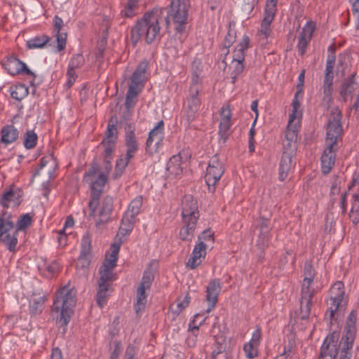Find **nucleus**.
<instances>
[{"mask_svg":"<svg viewBox=\"0 0 359 359\" xmlns=\"http://www.w3.org/2000/svg\"><path fill=\"white\" fill-rule=\"evenodd\" d=\"M163 14L164 11L161 8H154L144 14L130 30V39L133 46L142 39L148 44L161 39V25L165 21Z\"/></svg>","mask_w":359,"mask_h":359,"instance_id":"nucleus-1","label":"nucleus"},{"mask_svg":"<svg viewBox=\"0 0 359 359\" xmlns=\"http://www.w3.org/2000/svg\"><path fill=\"white\" fill-rule=\"evenodd\" d=\"M32 222V216L29 213L22 215L16 223V229H14L11 214L3 211L0 215V242H2L10 252H15L18 243V232L27 229Z\"/></svg>","mask_w":359,"mask_h":359,"instance_id":"nucleus-2","label":"nucleus"},{"mask_svg":"<svg viewBox=\"0 0 359 359\" xmlns=\"http://www.w3.org/2000/svg\"><path fill=\"white\" fill-rule=\"evenodd\" d=\"M83 182L88 184L90 187V200L88 203L90 210L88 219H90L95 215L100 203V198L107 182V175L103 172H100L99 164L93 161L90 168L84 175Z\"/></svg>","mask_w":359,"mask_h":359,"instance_id":"nucleus-3","label":"nucleus"},{"mask_svg":"<svg viewBox=\"0 0 359 359\" xmlns=\"http://www.w3.org/2000/svg\"><path fill=\"white\" fill-rule=\"evenodd\" d=\"M137 99H132L129 102L127 96L124 103L123 110L118 121L116 116H112L107 129L106 135H114V133H125L126 135H134L135 126L131 119L133 109L137 103Z\"/></svg>","mask_w":359,"mask_h":359,"instance_id":"nucleus-4","label":"nucleus"},{"mask_svg":"<svg viewBox=\"0 0 359 359\" xmlns=\"http://www.w3.org/2000/svg\"><path fill=\"white\" fill-rule=\"evenodd\" d=\"M76 302V295L71 290L64 287L58 291L52 310L57 313L60 312V322L62 325L66 326L69 323Z\"/></svg>","mask_w":359,"mask_h":359,"instance_id":"nucleus-5","label":"nucleus"},{"mask_svg":"<svg viewBox=\"0 0 359 359\" xmlns=\"http://www.w3.org/2000/svg\"><path fill=\"white\" fill-rule=\"evenodd\" d=\"M190 6L189 0H172L170 8L168 12L165 21L168 26L171 22L175 25L178 33H183L186 29L188 9Z\"/></svg>","mask_w":359,"mask_h":359,"instance_id":"nucleus-6","label":"nucleus"},{"mask_svg":"<svg viewBox=\"0 0 359 359\" xmlns=\"http://www.w3.org/2000/svg\"><path fill=\"white\" fill-rule=\"evenodd\" d=\"M148 67V62L143 60L140 62L137 67L130 78V84L126 93L127 101L129 102L132 99H137L141 93L144 82L145 81V73Z\"/></svg>","mask_w":359,"mask_h":359,"instance_id":"nucleus-7","label":"nucleus"},{"mask_svg":"<svg viewBox=\"0 0 359 359\" xmlns=\"http://www.w3.org/2000/svg\"><path fill=\"white\" fill-rule=\"evenodd\" d=\"M148 67V62L143 60L140 62L137 67L130 78V84L126 93L127 101L129 102L132 99H137L141 93L144 82L145 81V73Z\"/></svg>","mask_w":359,"mask_h":359,"instance_id":"nucleus-8","label":"nucleus"},{"mask_svg":"<svg viewBox=\"0 0 359 359\" xmlns=\"http://www.w3.org/2000/svg\"><path fill=\"white\" fill-rule=\"evenodd\" d=\"M339 334L334 332L324 340L318 359H340L341 350L338 348Z\"/></svg>","mask_w":359,"mask_h":359,"instance_id":"nucleus-9","label":"nucleus"},{"mask_svg":"<svg viewBox=\"0 0 359 359\" xmlns=\"http://www.w3.org/2000/svg\"><path fill=\"white\" fill-rule=\"evenodd\" d=\"M113 250L109 255V258H106L102 266L100 269V278L98 283L107 284L108 281H112L115 279V274L113 272L116 266L117 256L119 250V246L112 245Z\"/></svg>","mask_w":359,"mask_h":359,"instance_id":"nucleus-10","label":"nucleus"},{"mask_svg":"<svg viewBox=\"0 0 359 359\" xmlns=\"http://www.w3.org/2000/svg\"><path fill=\"white\" fill-rule=\"evenodd\" d=\"M278 0H267L265 9L264 17L261 24V28L259 34L263 39H267L271 34V24L274 20L277 11V2Z\"/></svg>","mask_w":359,"mask_h":359,"instance_id":"nucleus-11","label":"nucleus"},{"mask_svg":"<svg viewBox=\"0 0 359 359\" xmlns=\"http://www.w3.org/2000/svg\"><path fill=\"white\" fill-rule=\"evenodd\" d=\"M356 333L355 326H345V334L339 341L338 339V348L341 350L340 359H350L351 356V350L353 347V341Z\"/></svg>","mask_w":359,"mask_h":359,"instance_id":"nucleus-12","label":"nucleus"},{"mask_svg":"<svg viewBox=\"0 0 359 359\" xmlns=\"http://www.w3.org/2000/svg\"><path fill=\"white\" fill-rule=\"evenodd\" d=\"M344 285L343 282H336L331 288L330 303L327 308V313H330V319L334 318L335 312L339 309L344 298Z\"/></svg>","mask_w":359,"mask_h":359,"instance_id":"nucleus-13","label":"nucleus"},{"mask_svg":"<svg viewBox=\"0 0 359 359\" xmlns=\"http://www.w3.org/2000/svg\"><path fill=\"white\" fill-rule=\"evenodd\" d=\"M182 217L194 221H198L199 218L197 201L191 195H186L182 199Z\"/></svg>","mask_w":359,"mask_h":359,"instance_id":"nucleus-14","label":"nucleus"},{"mask_svg":"<svg viewBox=\"0 0 359 359\" xmlns=\"http://www.w3.org/2000/svg\"><path fill=\"white\" fill-rule=\"evenodd\" d=\"M5 68L11 75L26 74L31 76L33 79L30 81V84L32 86L34 85V81L36 76V74L28 69L25 63L19 59L15 57H10L5 64Z\"/></svg>","mask_w":359,"mask_h":359,"instance_id":"nucleus-15","label":"nucleus"},{"mask_svg":"<svg viewBox=\"0 0 359 359\" xmlns=\"http://www.w3.org/2000/svg\"><path fill=\"white\" fill-rule=\"evenodd\" d=\"M81 249L78 258L76 267L86 269L90 262L91 257V236L89 232H86L81 239Z\"/></svg>","mask_w":359,"mask_h":359,"instance_id":"nucleus-16","label":"nucleus"},{"mask_svg":"<svg viewBox=\"0 0 359 359\" xmlns=\"http://www.w3.org/2000/svg\"><path fill=\"white\" fill-rule=\"evenodd\" d=\"M316 29V25L313 22L309 21L302 28L299 36H298L297 48L299 53L303 55L306 50V47L310 43L313 34Z\"/></svg>","mask_w":359,"mask_h":359,"instance_id":"nucleus-17","label":"nucleus"},{"mask_svg":"<svg viewBox=\"0 0 359 359\" xmlns=\"http://www.w3.org/2000/svg\"><path fill=\"white\" fill-rule=\"evenodd\" d=\"M220 280L215 278L210 281L206 287L205 299L208 303L207 312H210L215 306L221 291Z\"/></svg>","mask_w":359,"mask_h":359,"instance_id":"nucleus-18","label":"nucleus"},{"mask_svg":"<svg viewBox=\"0 0 359 359\" xmlns=\"http://www.w3.org/2000/svg\"><path fill=\"white\" fill-rule=\"evenodd\" d=\"M341 118V110L338 107L333 108L329 116L326 135L342 134Z\"/></svg>","mask_w":359,"mask_h":359,"instance_id":"nucleus-19","label":"nucleus"},{"mask_svg":"<svg viewBox=\"0 0 359 359\" xmlns=\"http://www.w3.org/2000/svg\"><path fill=\"white\" fill-rule=\"evenodd\" d=\"M314 294V290L302 288L300 300V316L303 320L307 319L311 313V306Z\"/></svg>","mask_w":359,"mask_h":359,"instance_id":"nucleus-20","label":"nucleus"},{"mask_svg":"<svg viewBox=\"0 0 359 359\" xmlns=\"http://www.w3.org/2000/svg\"><path fill=\"white\" fill-rule=\"evenodd\" d=\"M113 210V198L109 196L104 197L102 201L99 212V219L95 222L96 227L105 224L109 219Z\"/></svg>","mask_w":359,"mask_h":359,"instance_id":"nucleus-21","label":"nucleus"},{"mask_svg":"<svg viewBox=\"0 0 359 359\" xmlns=\"http://www.w3.org/2000/svg\"><path fill=\"white\" fill-rule=\"evenodd\" d=\"M224 172V167L207 168L206 174L204 178L210 192L215 191V184L220 180Z\"/></svg>","mask_w":359,"mask_h":359,"instance_id":"nucleus-22","label":"nucleus"},{"mask_svg":"<svg viewBox=\"0 0 359 359\" xmlns=\"http://www.w3.org/2000/svg\"><path fill=\"white\" fill-rule=\"evenodd\" d=\"M199 88L198 85H193L190 88V97L187 99L189 108V118H194L200 106V100L198 97Z\"/></svg>","mask_w":359,"mask_h":359,"instance_id":"nucleus-23","label":"nucleus"},{"mask_svg":"<svg viewBox=\"0 0 359 359\" xmlns=\"http://www.w3.org/2000/svg\"><path fill=\"white\" fill-rule=\"evenodd\" d=\"M355 76V73H352L341 85L339 93L344 101H346L348 96L351 95L356 88L357 82Z\"/></svg>","mask_w":359,"mask_h":359,"instance_id":"nucleus-24","label":"nucleus"},{"mask_svg":"<svg viewBox=\"0 0 359 359\" xmlns=\"http://www.w3.org/2000/svg\"><path fill=\"white\" fill-rule=\"evenodd\" d=\"M293 156L288 154H282L279 165V179L281 181L285 180L288 176L289 172L294 168Z\"/></svg>","mask_w":359,"mask_h":359,"instance_id":"nucleus-25","label":"nucleus"},{"mask_svg":"<svg viewBox=\"0 0 359 359\" xmlns=\"http://www.w3.org/2000/svg\"><path fill=\"white\" fill-rule=\"evenodd\" d=\"M183 226L180 231V238L182 241H191L194 237V232L196 229L197 221L182 219Z\"/></svg>","mask_w":359,"mask_h":359,"instance_id":"nucleus-26","label":"nucleus"},{"mask_svg":"<svg viewBox=\"0 0 359 359\" xmlns=\"http://www.w3.org/2000/svg\"><path fill=\"white\" fill-rule=\"evenodd\" d=\"M219 133L225 134L230 131L231 112L229 106L223 107L220 112Z\"/></svg>","mask_w":359,"mask_h":359,"instance_id":"nucleus-27","label":"nucleus"},{"mask_svg":"<svg viewBox=\"0 0 359 359\" xmlns=\"http://www.w3.org/2000/svg\"><path fill=\"white\" fill-rule=\"evenodd\" d=\"M297 140L298 136H285L283 141V154L294 156L297 149Z\"/></svg>","mask_w":359,"mask_h":359,"instance_id":"nucleus-28","label":"nucleus"},{"mask_svg":"<svg viewBox=\"0 0 359 359\" xmlns=\"http://www.w3.org/2000/svg\"><path fill=\"white\" fill-rule=\"evenodd\" d=\"M336 160V154H327L323 152L320 161H321V170L324 175H327L332 170Z\"/></svg>","mask_w":359,"mask_h":359,"instance_id":"nucleus-29","label":"nucleus"},{"mask_svg":"<svg viewBox=\"0 0 359 359\" xmlns=\"http://www.w3.org/2000/svg\"><path fill=\"white\" fill-rule=\"evenodd\" d=\"M182 157L180 154L172 156L167 164V170L172 175L175 176L182 172V168L181 166Z\"/></svg>","mask_w":359,"mask_h":359,"instance_id":"nucleus-30","label":"nucleus"},{"mask_svg":"<svg viewBox=\"0 0 359 359\" xmlns=\"http://www.w3.org/2000/svg\"><path fill=\"white\" fill-rule=\"evenodd\" d=\"M341 136H327L325 140V148L323 152L336 154L339 148Z\"/></svg>","mask_w":359,"mask_h":359,"instance_id":"nucleus-31","label":"nucleus"},{"mask_svg":"<svg viewBox=\"0 0 359 359\" xmlns=\"http://www.w3.org/2000/svg\"><path fill=\"white\" fill-rule=\"evenodd\" d=\"M163 136H148V139L146 142V151L150 154L158 152V149L162 145Z\"/></svg>","mask_w":359,"mask_h":359,"instance_id":"nucleus-32","label":"nucleus"},{"mask_svg":"<svg viewBox=\"0 0 359 359\" xmlns=\"http://www.w3.org/2000/svg\"><path fill=\"white\" fill-rule=\"evenodd\" d=\"M142 196H139L135 198L129 204L127 211L125 215L130 218H136L140 212L142 206Z\"/></svg>","mask_w":359,"mask_h":359,"instance_id":"nucleus-33","label":"nucleus"},{"mask_svg":"<svg viewBox=\"0 0 359 359\" xmlns=\"http://www.w3.org/2000/svg\"><path fill=\"white\" fill-rule=\"evenodd\" d=\"M315 274V270L311 264L309 262H306L304 268V278L303 280L302 288L306 287L307 290H311L310 285L313 281Z\"/></svg>","mask_w":359,"mask_h":359,"instance_id":"nucleus-34","label":"nucleus"},{"mask_svg":"<svg viewBox=\"0 0 359 359\" xmlns=\"http://www.w3.org/2000/svg\"><path fill=\"white\" fill-rule=\"evenodd\" d=\"M136 221V218H130V217H127L126 215H124L121 220L118 233L123 236L128 234L133 230Z\"/></svg>","mask_w":359,"mask_h":359,"instance_id":"nucleus-35","label":"nucleus"},{"mask_svg":"<svg viewBox=\"0 0 359 359\" xmlns=\"http://www.w3.org/2000/svg\"><path fill=\"white\" fill-rule=\"evenodd\" d=\"M116 137L117 136H106L102 140V144L104 148L105 158H111Z\"/></svg>","mask_w":359,"mask_h":359,"instance_id":"nucleus-36","label":"nucleus"},{"mask_svg":"<svg viewBox=\"0 0 359 359\" xmlns=\"http://www.w3.org/2000/svg\"><path fill=\"white\" fill-rule=\"evenodd\" d=\"M147 289L142 287H137V302L135 306V312L138 313L139 312L143 311L146 306L147 302V294H146Z\"/></svg>","mask_w":359,"mask_h":359,"instance_id":"nucleus-37","label":"nucleus"},{"mask_svg":"<svg viewBox=\"0 0 359 359\" xmlns=\"http://www.w3.org/2000/svg\"><path fill=\"white\" fill-rule=\"evenodd\" d=\"M335 58L334 52L328 55L326 61L324 81H333Z\"/></svg>","mask_w":359,"mask_h":359,"instance_id":"nucleus-38","label":"nucleus"},{"mask_svg":"<svg viewBox=\"0 0 359 359\" xmlns=\"http://www.w3.org/2000/svg\"><path fill=\"white\" fill-rule=\"evenodd\" d=\"M140 0H128L121 15L126 18H133L138 13V2Z\"/></svg>","mask_w":359,"mask_h":359,"instance_id":"nucleus-39","label":"nucleus"},{"mask_svg":"<svg viewBox=\"0 0 359 359\" xmlns=\"http://www.w3.org/2000/svg\"><path fill=\"white\" fill-rule=\"evenodd\" d=\"M28 94V88L24 84H19L11 88V97L18 101L22 100Z\"/></svg>","mask_w":359,"mask_h":359,"instance_id":"nucleus-40","label":"nucleus"},{"mask_svg":"<svg viewBox=\"0 0 359 359\" xmlns=\"http://www.w3.org/2000/svg\"><path fill=\"white\" fill-rule=\"evenodd\" d=\"M108 289L109 285L98 283L96 301L100 308H102L107 303Z\"/></svg>","mask_w":359,"mask_h":359,"instance_id":"nucleus-41","label":"nucleus"},{"mask_svg":"<svg viewBox=\"0 0 359 359\" xmlns=\"http://www.w3.org/2000/svg\"><path fill=\"white\" fill-rule=\"evenodd\" d=\"M49 41L46 36H36L27 41V46L29 49L40 48L43 47Z\"/></svg>","mask_w":359,"mask_h":359,"instance_id":"nucleus-42","label":"nucleus"},{"mask_svg":"<svg viewBox=\"0 0 359 359\" xmlns=\"http://www.w3.org/2000/svg\"><path fill=\"white\" fill-rule=\"evenodd\" d=\"M45 302V297L43 296L33 298L32 302L30 303V313L32 315H36L42 312Z\"/></svg>","mask_w":359,"mask_h":359,"instance_id":"nucleus-43","label":"nucleus"},{"mask_svg":"<svg viewBox=\"0 0 359 359\" xmlns=\"http://www.w3.org/2000/svg\"><path fill=\"white\" fill-rule=\"evenodd\" d=\"M243 62L235 61L232 60V63L231 65V69H232L231 72L230 73L231 78L232 79L231 82L233 83L236 82L237 77L243 72L244 70V65Z\"/></svg>","mask_w":359,"mask_h":359,"instance_id":"nucleus-44","label":"nucleus"},{"mask_svg":"<svg viewBox=\"0 0 359 359\" xmlns=\"http://www.w3.org/2000/svg\"><path fill=\"white\" fill-rule=\"evenodd\" d=\"M126 154L128 156V158H131L134 156L137 149V143L135 138V136H127L126 138Z\"/></svg>","mask_w":359,"mask_h":359,"instance_id":"nucleus-45","label":"nucleus"},{"mask_svg":"<svg viewBox=\"0 0 359 359\" xmlns=\"http://www.w3.org/2000/svg\"><path fill=\"white\" fill-rule=\"evenodd\" d=\"M216 348L212 352H216L217 354L225 355L224 351L226 347V338L222 335H215Z\"/></svg>","mask_w":359,"mask_h":359,"instance_id":"nucleus-46","label":"nucleus"},{"mask_svg":"<svg viewBox=\"0 0 359 359\" xmlns=\"http://www.w3.org/2000/svg\"><path fill=\"white\" fill-rule=\"evenodd\" d=\"M18 119L19 118L15 117L11 125L4 127L1 130V135H18L23 133V131L19 130L16 126Z\"/></svg>","mask_w":359,"mask_h":359,"instance_id":"nucleus-47","label":"nucleus"},{"mask_svg":"<svg viewBox=\"0 0 359 359\" xmlns=\"http://www.w3.org/2000/svg\"><path fill=\"white\" fill-rule=\"evenodd\" d=\"M190 299L191 297L188 293L186 294L182 301H181L180 299H177L176 308H174L173 305L171 307L173 312L175 314L179 315L185 308H187L189 306Z\"/></svg>","mask_w":359,"mask_h":359,"instance_id":"nucleus-48","label":"nucleus"},{"mask_svg":"<svg viewBox=\"0 0 359 359\" xmlns=\"http://www.w3.org/2000/svg\"><path fill=\"white\" fill-rule=\"evenodd\" d=\"M154 275L150 270L144 271L141 283L138 287L144 289H149L154 280Z\"/></svg>","mask_w":359,"mask_h":359,"instance_id":"nucleus-49","label":"nucleus"},{"mask_svg":"<svg viewBox=\"0 0 359 359\" xmlns=\"http://www.w3.org/2000/svg\"><path fill=\"white\" fill-rule=\"evenodd\" d=\"M85 62L84 57L81 54H76L70 59L68 67L76 69L81 67Z\"/></svg>","mask_w":359,"mask_h":359,"instance_id":"nucleus-50","label":"nucleus"},{"mask_svg":"<svg viewBox=\"0 0 359 359\" xmlns=\"http://www.w3.org/2000/svg\"><path fill=\"white\" fill-rule=\"evenodd\" d=\"M16 198L15 193L12 189H10L3 194L0 203L2 206L8 208V203L15 201Z\"/></svg>","mask_w":359,"mask_h":359,"instance_id":"nucleus-51","label":"nucleus"},{"mask_svg":"<svg viewBox=\"0 0 359 359\" xmlns=\"http://www.w3.org/2000/svg\"><path fill=\"white\" fill-rule=\"evenodd\" d=\"M300 122L299 120L296 118V115L294 114V117H293L292 114H290L289 123L287 124L288 133H296L298 132Z\"/></svg>","mask_w":359,"mask_h":359,"instance_id":"nucleus-52","label":"nucleus"},{"mask_svg":"<svg viewBox=\"0 0 359 359\" xmlns=\"http://www.w3.org/2000/svg\"><path fill=\"white\" fill-rule=\"evenodd\" d=\"M258 228L259 229L260 234L264 238L267 235L269 231V222L267 219L260 217L259 219Z\"/></svg>","mask_w":359,"mask_h":359,"instance_id":"nucleus-53","label":"nucleus"},{"mask_svg":"<svg viewBox=\"0 0 359 359\" xmlns=\"http://www.w3.org/2000/svg\"><path fill=\"white\" fill-rule=\"evenodd\" d=\"M255 344L248 342L244 345L243 349L246 353V356L252 359L257 355V350Z\"/></svg>","mask_w":359,"mask_h":359,"instance_id":"nucleus-54","label":"nucleus"},{"mask_svg":"<svg viewBox=\"0 0 359 359\" xmlns=\"http://www.w3.org/2000/svg\"><path fill=\"white\" fill-rule=\"evenodd\" d=\"M192 254L196 255L200 259L201 257H205L206 255V245L203 241H200L195 245Z\"/></svg>","mask_w":359,"mask_h":359,"instance_id":"nucleus-55","label":"nucleus"},{"mask_svg":"<svg viewBox=\"0 0 359 359\" xmlns=\"http://www.w3.org/2000/svg\"><path fill=\"white\" fill-rule=\"evenodd\" d=\"M130 158H128V156L126 155L124 158H121L116 161V175H121L124 170L125 168L127 166L130 161Z\"/></svg>","mask_w":359,"mask_h":359,"instance_id":"nucleus-56","label":"nucleus"},{"mask_svg":"<svg viewBox=\"0 0 359 359\" xmlns=\"http://www.w3.org/2000/svg\"><path fill=\"white\" fill-rule=\"evenodd\" d=\"M56 36L57 43V48L58 51H61L64 50L66 46L67 34L60 31L57 32Z\"/></svg>","mask_w":359,"mask_h":359,"instance_id":"nucleus-57","label":"nucleus"},{"mask_svg":"<svg viewBox=\"0 0 359 359\" xmlns=\"http://www.w3.org/2000/svg\"><path fill=\"white\" fill-rule=\"evenodd\" d=\"M75 70L76 69L70 68L69 67H68V68H67V88H69L70 87L72 86V85L74 84V83L75 82V81L77 78V74H76Z\"/></svg>","mask_w":359,"mask_h":359,"instance_id":"nucleus-58","label":"nucleus"},{"mask_svg":"<svg viewBox=\"0 0 359 359\" xmlns=\"http://www.w3.org/2000/svg\"><path fill=\"white\" fill-rule=\"evenodd\" d=\"M37 140L38 136H25L23 144L27 149H33L36 145Z\"/></svg>","mask_w":359,"mask_h":359,"instance_id":"nucleus-59","label":"nucleus"},{"mask_svg":"<svg viewBox=\"0 0 359 359\" xmlns=\"http://www.w3.org/2000/svg\"><path fill=\"white\" fill-rule=\"evenodd\" d=\"M236 33L234 30L229 29L228 34L225 37L224 46L225 48H229L235 41Z\"/></svg>","mask_w":359,"mask_h":359,"instance_id":"nucleus-60","label":"nucleus"},{"mask_svg":"<svg viewBox=\"0 0 359 359\" xmlns=\"http://www.w3.org/2000/svg\"><path fill=\"white\" fill-rule=\"evenodd\" d=\"M333 81H323V96H332L333 93Z\"/></svg>","mask_w":359,"mask_h":359,"instance_id":"nucleus-61","label":"nucleus"},{"mask_svg":"<svg viewBox=\"0 0 359 359\" xmlns=\"http://www.w3.org/2000/svg\"><path fill=\"white\" fill-rule=\"evenodd\" d=\"M201 263V260L196 257V255L191 254V257L189 259L187 266L191 269H196Z\"/></svg>","mask_w":359,"mask_h":359,"instance_id":"nucleus-62","label":"nucleus"},{"mask_svg":"<svg viewBox=\"0 0 359 359\" xmlns=\"http://www.w3.org/2000/svg\"><path fill=\"white\" fill-rule=\"evenodd\" d=\"M245 50L236 47L233 52V60L243 62L245 60Z\"/></svg>","mask_w":359,"mask_h":359,"instance_id":"nucleus-63","label":"nucleus"},{"mask_svg":"<svg viewBox=\"0 0 359 359\" xmlns=\"http://www.w3.org/2000/svg\"><path fill=\"white\" fill-rule=\"evenodd\" d=\"M114 349L111 353L109 359H118L121 353V343L118 341H114Z\"/></svg>","mask_w":359,"mask_h":359,"instance_id":"nucleus-64","label":"nucleus"}]
</instances>
